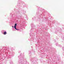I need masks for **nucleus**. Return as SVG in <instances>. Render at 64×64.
I'll return each instance as SVG.
<instances>
[{
  "instance_id": "nucleus-1",
  "label": "nucleus",
  "mask_w": 64,
  "mask_h": 64,
  "mask_svg": "<svg viewBox=\"0 0 64 64\" xmlns=\"http://www.w3.org/2000/svg\"><path fill=\"white\" fill-rule=\"evenodd\" d=\"M15 25L14 26V28L16 30H19L16 29V26H17V24H15Z\"/></svg>"
},
{
  "instance_id": "nucleus-2",
  "label": "nucleus",
  "mask_w": 64,
  "mask_h": 64,
  "mask_svg": "<svg viewBox=\"0 0 64 64\" xmlns=\"http://www.w3.org/2000/svg\"><path fill=\"white\" fill-rule=\"evenodd\" d=\"M4 35H6L7 34V32H4Z\"/></svg>"
},
{
  "instance_id": "nucleus-3",
  "label": "nucleus",
  "mask_w": 64,
  "mask_h": 64,
  "mask_svg": "<svg viewBox=\"0 0 64 64\" xmlns=\"http://www.w3.org/2000/svg\"><path fill=\"white\" fill-rule=\"evenodd\" d=\"M12 28H13V27H14L13 26H12Z\"/></svg>"
}]
</instances>
